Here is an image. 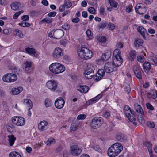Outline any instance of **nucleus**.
I'll return each instance as SVG.
<instances>
[{
  "mask_svg": "<svg viewBox=\"0 0 157 157\" xmlns=\"http://www.w3.org/2000/svg\"><path fill=\"white\" fill-rule=\"evenodd\" d=\"M121 144L116 143L112 145L108 150V154L110 157H115L123 149Z\"/></svg>",
  "mask_w": 157,
  "mask_h": 157,
  "instance_id": "obj_1",
  "label": "nucleus"
},
{
  "mask_svg": "<svg viewBox=\"0 0 157 157\" xmlns=\"http://www.w3.org/2000/svg\"><path fill=\"white\" fill-rule=\"evenodd\" d=\"M112 59V64L113 66L119 67L122 64L123 60L121 57V52L120 50L116 49L114 50Z\"/></svg>",
  "mask_w": 157,
  "mask_h": 157,
  "instance_id": "obj_2",
  "label": "nucleus"
},
{
  "mask_svg": "<svg viewBox=\"0 0 157 157\" xmlns=\"http://www.w3.org/2000/svg\"><path fill=\"white\" fill-rule=\"evenodd\" d=\"M78 53L81 58L85 60L90 59L92 57L93 54L91 51L86 47L83 46L78 50Z\"/></svg>",
  "mask_w": 157,
  "mask_h": 157,
  "instance_id": "obj_3",
  "label": "nucleus"
},
{
  "mask_svg": "<svg viewBox=\"0 0 157 157\" xmlns=\"http://www.w3.org/2000/svg\"><path fill=\"white\" fill-rule=\"evenodd\" d=\"M50 71L54 74H58L64 72L65 70V67L58 63H52L49 67Z\"/></svg>",
  "mask_w": 157,
  "mask_h": 157,
  "instance_id": "obj_4",
  "label": "nucleus"
},
{
  "mask_svg": "<svg viewBox=\"0 0 157 157\" xmlns=\"http://www.w3.org/2000/svg\"><path fill=\"white\" fill-rule=\"evenodd\" d=\"M132 111V110L130 109L129 106L126 105L124 107V113L125 115L130 122H132L135 125H136L137 123L135 122L136 119V117Z\"/></svg>",
  "mask_w": 157,
  "mask_h": 157,
  "instance_id": "obj_5",
  "label": "nucleus"
},
{
  "mask_svg": "<svg viewBox=\"0 0 157 157\" xmlns=\"http://www.w3.org/2000/svg\"><path fill=\"white\" fill-rule=\"evenodd\" d=\"M103 123V120L101 117H96L91 120L90 125L93 129L98 128L100 127Z\"/></svg>",
  "mask_w": 157,
  "mask_h": 157,
  "instance_id": "obj_6",
  "label": "nucleus"
},
{
  "mask_svg": "<svg viewBox=\"0 0 157 157\" xmlns=\"http://www.w3.org/2000/svg\"><path fill=\"white\" fill-rule=\"evenodd\" d=\"M17 77L16 75L9 73L5 75L3 77V80L6 82H12L16 81Z\"/></svg>",
  "mask_w": 157,
  "mask_h": 157,
  "instance_id": "obj_7",
  "label": "nucleus"
},
{
  "mask_svg": "<svg viewBox=\"0 0 157 157\" xmlns=\"http://www.w3.org/2000/svg\"><path fill=\"white\" fill-rule=\"evenodd\" d=\"M71 153L74 156H78L80 155L82 150L77 145H73L70 147Z\"/></svg>",
  "mask_w": 157,
  "mask_h": 157,
  "instance_id": "obj_8",
  "label": "nucleus"
},
{
  "mask_svg": "<svg viewBox=\"0 0 157 157\" xmlns=\"http://www.w3.org/2000/svg\"><path fill=\"white\" fill-rule=\"evenodd\" d=\"M47 87L52 91L55 92L57 88L56 82L54 80L48 81L46 83Z\"/></svg>",
  "mask_w": 157,
  "mask_h": 157,
  "instance_id": "obj_9",
  "label": "nucleus"
},
{
  "mask_svg": "<svg viewBox=\"0 0 157 157\" xmlns=\"http://www.w3.org/2000/svg\"><path fill=\"white\" fill-rule=\"evenodd\" d=\"M136 12L140 14L144 13L146 11L145 6L143 4H138L135 7Z\"/></svg>",
  "mask_w": 157,
  "mask_h": 157,
  "instance_id": "obj_10",
  "label": "nucleus"
},
{
  "mask_svg": "<svg viewBox=\"0 0 157 157\" xmlns=\"http://www.w3.org/2000/svg\"><path fill=\"white\" fill-rule=\"evenodd\" d=\"M63 55L62 50L61 48L59 47L56 48L52 54L53 57L56 59L59 58Z\"/></svg>",
  "mask_w": 157,
  "mask_h": 157,
  "instance_id": "obj_11",
  "label": "nucleus"
},
{
  "mask_svg": "<svg viewBox=\"0 0 157 157\" xmlns=\"http://www.w3.org/2000/svg\"><path fill=\"white\" fill-rule=\"evenodd\" d=\"M65 101L61 97H59L56 100L55 102V105L56 108L60 109L62 108L64 105Z\"/></svg>",
  "mask_w": 157,
  "mask_h": 157,
  "instance_id": "obj_12",
  "label": "nucleus"
},
{
  "mask_svg": "<svg viewBox=\"0 0 157 157\" xmlns=\"http://www.w3.org/2000/svg\"><path fill=\"white\" fill-rule=\"evenodd\" d=\"M64 35L63 31L60 29H56L54 31L53 38L59 39Z\"/></svg>",
  "mask_w": 157,
  "mask_h": 157,
  "instance_id": "obj_13",
  "label": "nucleus"
},
{
  "mask_svg": "<svg viewBox=\"0 0 157 157\" xmlns=\"http://www.w3.org/2000/svg\"><path fill=\"white\" fill-rule=\"evenodd\" d=\"M113 65L111 63L108 62L105 64L104 70L107 73H110L114 70Z\"/></svg>",
  "mask_w": 157,
  "mask_h": 157,
  "instance_id": "obj_14",
  "label": "nucleus"
},
{
  "mask_svg": "<svg viewBox=\"0 0 157 157\" xmlns=\"http://www.w3.org/2000/svg\"><path fill=\"white\" fill-rule=\"evenodd\" d=\"M133 69L136 77L139 79H141L142 75L141 68L138 66H135Z\"/></svg>",
  "mask_w": 157,
  "mask_h": 157,
  "instance_id": "obj_15",
  "label": "nucleus"
},
{
  "mask_svg": "<svg viewBox=\"0 0 157 157\" xmlns=\"http://www.w3.org/2000/svg\"><path fill=\"white\" fill-rule=\"evenodd\" d=\"M105 71L103 69H99L98 71V73L96 75V76L94 77V80L98 81L104 75Z\"/></svg>",
  "mask_w": 157,
  "mask_h": 157,
  "instance_id": "obj_16",
  "label": "nucleus"
},
{
  "mask_svg": "<svg viewBox=\"0 0 157 157\" xmlns=\"http://www.w3.org/2000/svg\"><path fill=\"white\" fill-rule=\"evenodd\" d=\"M102 95L101 94H100L95 97L89 100L86 102V105H89L96 103L98 100L102 97Z\"/></svg>",
  "mask_w": 157,
  "mask_h": 157,
  "instance_id": "obj_17",
  "label": "nucleus"
},
{
  "mask_svg": "<svg viewBox=\"0 0 157 157\" xmlns=\"http://www.w3.org/2000/svg\"><path fill=\"white\" fill-rule=\"evenodd\" d=\"M48 123L45 121H41L38 125V129L41 131L47 129Z\"/></svg>",
  "mask_w": 157,
  "mask_h": 157,
  "instance_id": "obj_18",
  "label": "nucleus"
},
{
  "mask_svg": "<svg viewBox=\"0 0 157 157\" xmlns=\"http://www.w3.org/2000/svg\"><path fill=\"white\" fill-rule=\"evenodd\" d=\"M32 63L31 62L26 61L23 64V68L25 71L28 73V72L29 70L32 67Z\"/></svg>",
  "mask_w": 157,
  "mask_h": 157,
  "instance_id": "obj_19",
  "label": "nucleus"
},
{
  "mask_svg": "<svg viewBox=\"0 0 157 157\" xmlns=\"http://www.w3.org/2000/svg\"><path fill=\"white\" fill-rule=\"evenodd\" d=\"M77 90L80 91L81 93H86L89 90V87L86 85L79 86L77 87Z\"/></svg>",
  "mask_w": 157,
  "mask_h": 157,
  "instance_id": "obj_20",
  "label": "nucleus"
},
{
  "mask_svg": "<svg viewBox=\"0 0 157 157\" xmlns=\"http://www.w3.org/2000/svg\"><path fill=\"white\" fill-rule=\"evenodd\" d=\"M134 106L135 110L136 112L142 115H144V113L143 109L140 105L137 103H135L134 105Z\"/></svg>",
  "mask_w": 157,
  "mask_h": 157,
  "instance_id": "obj_21",
  "label": "nucleus"
},
{
  "mask_svg": "<svg viewBox=\"0 0 157 157\" xmlns=\"http://www.w3.org/2000/svg\"><path fill=\"white\" fill-rule=\"evenodd\" d=\"M143 67L144 71L146 72H148L151 68L150 63L148 62H145L143 63Z\"/></svg>",
  "mask_w": 157,
  "mask_h": 157,
  "instance_id": "obj_22",
  "label": "nucleus"
},
{
  "mask_svg": "<svg viewBox=\"0 0 157 157\" xmlns=\"http://www.w3.org/2000/svg\"><path fill=\"white\" fill-rule=\"evenodd\" d=\"M138 31L140 34L143 38H144L145 37V33L147 32L146 30L142 26H139L137 29Z\"/></svg>",
  "mask_w": 157,
  "mask_h": 157,
  "instance_id": "obj_23",
  "label": "nucleus"
},
{
  "mask_svg": "<svg viewBox=\"0 0 157 157\" xmlns=\"http://www.w3.org/2000/svg\"><path fill=\"white\" fill-rule=\"evenodd\" d=\"M23 90V88L21 87H19L17 88H13L12 90V94L15 95H17L22 91Z\"/></svg>",
  "mask_w": 157,
  "mask_h": 157,
  "instance_id": "obj_24",
  "label": "nucleus"
},
{
  "mask_svg": "<svg viewBox=\"0 0 157 157\" xmlns=\"http://www.w3.org/2000/svg\"><path fill=\"white\" fill-rule=\"evenodd\" d=\"M21 4L17 2H15L11 5V7L12 10H18Z\"/></svg>",
  "mask_w": 157,
  "mask_h": 157,
  "instance_id": "obj_25",
  "label": "nucleus"
},
{
  "mask_svg": "<svg viewBox=\"0 0 157 157\" xmlns=\"http://www.w3.org/2000/svg\"><path fill=\"white\" fill-rule=\"evenodd\" d=\"M8 141L9 144L10 146H12L14 144V141L16 140V138L13 135H11L8 136Z\"/></svg>",
  "mask_w": 157,
  "mask_h": 157,
  "instance_id": "obj_26",
  "label": "nucleus"
},
{
  "mask_svg": "<svg viewBox=\"0 0 157 157\" xmlns=\"http://www.w3.org/2000/svg\"><path fill=\"white\" fill-rule=\"evenodd\" d=\"M84 74L85 77L88 79L92 78L94 75V72L87 71L86 70H85Z\"/></svg>",
  "mask_w": 157,
  "mask_h": 157,
  "instance_id": "obj_27",
  "label": "nucleus"
},
{
  "mask_svg": "<svg viewBox=\"0 0 157 157\" xmlns=\"http://www.w3.org/2000/svg\"><path fill=\"white\" fill-rule=\"evenodd\" d=\"M143 40L140 39H137L134 42V44L136 48H138L140 46H142V44L143 43Z\"/></svg>",
  "mask_w": 157,
  "mask_h": 157,
  "instance_id": "obj_28",
  "label": "nucleus"
},
{
  "mask_svg": "<svg viewBox=\"0 0 157 157\" xmlns=\"http://www.w3.org/2000/svg\"><path fill=\"white\" fill-rule=\"evenodd\" d=\"M24 103L29 107V109H31L32 108L33 105L32 101L30 99H24Z\"/></svg>",
  "mask_w": 157,
  "mask_h": 157,
  "instance_id": "obj_29",
  "label": "nucleus"
},
{
  "mask_svg": "<svg viewBox=\"0 0 157 157\" xmlns=\"http://www.w3.org/2000/svg\"><path fill=\"white\" fill-rule=\"evenodd\" d=\"M26 52L31 55H35L36 54L35 50L33 48L28 47L25 48Z\"/></svg>",
  "mask_w": 157,
  "mask_h": 157,
  "instance_id": "obj_30",
  "label": "nucleus"
},
{
  "mask_svg": "<svg viewBox=\"0 0 157 157\" xmlns=\"http://www.w3.org/2000/svg\"><path fill=\"white\" fill-rule=\"evenodd\" d=\"M111 57V54L107 53L102 55L101 57V60L104 61L108 60Z\"/></svg>",
  "mask_w": 157,
  "mask_h": 157,
  "instance_id": "obj_31",
  "label": "nucleus"
},
{
  "mask_svg": "<svg viewBox=\"0 0 157 157\" xmlns=\"http://www.w3.org/2000/svg\"><path fill=\"white\" fill-rule=\"evenodd\" d=\"M148 95L149 97L153 99H155L157 97V94L156 91L154 90L151 91L150 93H148Z\"/></svg>",
  "mask_w": 157,
  "mask_h": 157,
  "instance_id": "obj_32",
  "label": "nucleus"
},
{
  "mask_svg": "<svg viewBox=\"0 0 157 157\" xmlns=\"http://www.w3.org/2000/svg\"><path fill=\"white\" fill-rule=\"evenodd\" d=\"M129 56L128 57L129 59L131 60V61H132L134 60V58L136 56V52L134 50L131 51L129 54Z\"/></svg>",
  "mask_w": 157,
  "mask_h": 157,
  "instance_id": "obj_33",
  "label": "nucleus"
},
{
  "mask_svg": "<svg viewBox=\"0 0 157 157\" xmlns=\"http://www.w3.org/2000/svg\"><path fill=\"white\" fill-rule=\"evenodd\" d=\"M150 62L153 65L157 66V56H152L150 58Z\"/></svg>",
  "mask_w": 157,
  "mask_h": 157,
  "instance_id": "obj_34",
  "label": "nucleus"
},
{
  "mask_svg": "<svg viewBox=\"0 0 157 157\" xmlns=\"http://www.w3.org/2000/svg\"><path fill=\"white\" fill-rule=\"evenodd\" d=\"M94 66L91 64H88L86 67V69L85 70H86L90 72H94Z\"/></svg>",
  "mask_w": 157,
  "mask_h": 157,
  "instance_id": "obj_35",
  "label": "nucleus"
},
{
  "mask_svg": "<svg viewBox=\"0 0 157 157\" xmlns=\"http://www.w3.org/2000/svg\"><path fill=\"white\" fill-rule=\"evenodd\" d=\"M13 33L14 35H16L17 36H19L20 38H22L23 37L22 32L20 30H19L18 29H15L13 32Z\"/></svg>",
  "mask_w": 157,
  "mask_h": 157,
  "instance_id": "obj_36",
  "label": "nucleus"
},
{
  "mask_svg": "<svg viewBox=\"0 0 157 157\" xmlns=\"http://www.w3.org/2000/svg\"><path fill=\"white\" fill-rule=\"evenodd\" d=\"M117 139L121 142L125 140L124 135L123 134H120L116 136Z\"/></svg>",
  "mask_w": 157,
  "mask_h": 157,
  "instance_id": "obj_37",
  "label": "nucleus"
},
{
  "mask_svg": "<svg viewBox=\"0 0 157 157\" xmlns=\"http://www.w3.org/2000/svg\"><path fill=\"white\" fill-rule=\"evenodd\" d=\"M9 157H21V155L16 151H13L9 154Z\"/></svg>",
  "mask_w": 157,
  "mask_h": 157,
  "instance_id": "obj_38",
  "label": "nucleus"
},
{
  "mask_svg": "<svg viewBox=\"0 0 157 157\" xmlns=\"http://www.w3.org/2000/svg\"><path fill=\"white\" fill-rule=\"evenodd\" d=\"M19 122L18 123V126H22L24 125L25 123V121L24 118L21 117H19Z\"/></svg>",
  "mask_w": 157,
  "mask_h": 157,
  "instance_id": "obj_39",
  "label": "nucleus"
},
{
  "mask_svg": "<svg viewBox=\"0 0 157 157\" xmlns=\"http://www.w3.org/2000/svg\"><path fill=\"white\" fill-rule=\"evenodd\" d=\"M52 21V19L51 18H44L41 20L40 23L41 24L43 23L44 22H46L47 23H51Z\"/></svg>",
  "mask_w": 157,
  "mask_h": 157,
  "instance_id": "obj_40",
  "label": "nucleus"
},
{
  "mask_svg": "<svg viewBox=\"0 0 157 157\" xmlns=\"http://www.w3.org/2000/svg\"><path fill=\"white\" fill-rule=\"evenodd\" d=\"M109 3L110 4L111 7L114 8H116L118 4L114 0H109Z\"/></svg>",
  "mask_w": 157,
  "mask_h": 157,
  "instance_id": "obj_41",
  "label": "nucleus"
},
{
  "mask_svg": "<svg viewBox=\"0 0 157 157\" xmlns=\"http://www.w3.org/2000/svg\"><path fill=\"white\" fill-rule=\"evenodd\" d=\"M19 117L17 116L14 117L12 118V122L14 124L18 126V123L19 122Z\"/></svg>",
  "mask_w": 157,
  "mask_h": 157,
  "instance_id": "obj_42",
  "label": "nucleus"
},
{
  "mask_svg": "<svg viewBox=\"0 0 157 157\" xmlns=\"http://www.w3.org/2000/svg\"><path fill=\"white\" fill-rule=\"evenodd\" d=\"M108 25L107 23L105 21H102L100 23L98 26L99 28H103L106 27Z\"/></svg>",
  "mask_w": 157,
  "mask_h": 157,
  "instance_id": "obj_43",
  "label": "nucleus"
},
{
  "mask_svg": "<svg viewBox=\"0 0 157 157\" xmlns=\"http://www.w3.org/2000/svg\"><path fill=\"white\" fill-rule=\"evenodd\" d=\"M64 4L67 8H69L72 6V3L69 0H65L64 2Z\"/></svg>",
  "mask_w": 157,
  "mask_h": 157,
  "instance_id": "obj_44",
  "label": "nucleus"
},
{
  "mask_svg": "<svg viewBox=\"0 0 157 157\" xmlns=\"http://www.w3.org/2000/svg\"><path fill=\"white\" fill-rule=\"evenodd\" d=\"M55 143V139L53 138H50L47 141L46 143L47 145L49 146L51 144H54Z\"/></svg>",
  "mask_w": 157,
  "mask_h": 157,
  "instance_id": "obj_45",
  "label": "nucleus"
},
{
  "mask_svg": "<svg viewBox=\"0 0 157 157\" xmlns=\"http://www.w3.org/2000/svg\"><path fill=\"white\" fill-rule=\"evenodd\" d=\"M97 40L100 42L104 43L106 41V37L104 36L98 37Z\"/></svg>",
  "mask_w": 157,
  "mask_h": 157,
  "instance_id": "obj_46",
  "label": "nucleus"
},
{
  "mask_svg": "<svg viewBox=\"0 0 157 157\" xmlns=\"http://www.w3.org/2000/svg\"><path fill=\"white\" fill-rule=\"evenodd\" d=\"M19 25H21L23 27H29L31 25L30 23L24 21H22L19 23Z\"/></svg>",
  "mask_w": 157,
  "mask_h": 157,
  "instance_id": "obj_47",
  "label": "nucleus"
},
{
  "mask_svg": "<svg viewBox=\"0 0 157 157\" xmlns=\"http://www.w3.org/2000/svg\"><path fill=\"white\" fill-rule=\"evenodd\" d=\"M14 127L13 126H11L10 125H9L8 126H7V130L8 132L11 133H13V130L14 129Z\"/></svg>",
  "mask_w": 157,
  "mask_h": 157,
  "instance_id": "obj_48",
  "label": "nucleus"
},
{
  "mask_svg": "<svg viewBox=\"0 0 157 157\" xmlns=\"http://www.w3.org/2000/svg\"><path fill=\"white\" fill-rule=\"evenodd\" d=\"M78 126V125L76 123H73L71 125V129L73 131L76 130L77 129Z\"/></svg>",
  "mask_w": 157,
  "mask_h": 157,
  "instance_id": "obj_49",
  "label": "nucleus"
},
{
  "mask_svg": "<svg viewBox=\"0 0 157 157\" xmlns=\"http://www.w3.org/2000/svg\"><path fill=\"white\" fill-rule=\"evenodd\" d=\"M108 25V28H109V30H113L115 29V26L111 22H109Z\"/></svg>",
  "mask_w": 157,
  "mask_h": 157,
  "instance_id": "obj_50",
  "label": "nucleus"
},
{
  "mask_svg": "<svg viewBox=\"0 0 157 157\" xmlns=\"http://www.w3.org/2000/svg\"><path fill=\"white\" fill-rule=\"evenodd\" d=\"M11 32V29L10 28H6L3 31V33L4 34L6 35H8Z\"/></svg>",
  "mask_w": 157,
  "mask_h": 157,
  "instance_id": "obj_51",
  "label": "nucleus"
},
{
  "mask_svg": "<svg viewBox=\"0 0 157 157\" xmlns=\"http://www.w3.org/2000/svg\"><path fill=\"white\" fill-rule=\"evenodd\" d=\"M23 10H21L20 11H19L16 12L13 16V18L14 19H16L17 18L18 16L21 14L23 13Z\"/></svg>",
  "mask_w": 157,
  "mask_h": 157,
  "instance_id": "obj_52",
  "label": "nucleus"
},
{
  "mask_svg": "<svg viewBox=\"0 0 157 157\" xmlns=\"http://www.w3.org/2000/svg\"><path fill=\"white\" fill-rule=\"evenodd\" d=\"M45 104L46 107H48L51 106V102L50 100L48 98H46L45 100Z\"/></svg>",
  "mask_w": 157,
  "mask_h": 157,
  "instance_id": "obj_53",
  "label": "nucleus"
},
{
  "mask_svg": "<svg viewBox=\"0 0 157 157\" xmlns=\"http://www.w3.org/2000/svg\"><path fill=\"white\" fill-rule=\"evenodd\" d=\"M137 59L140 62H142L144 61V57L143 56H138L137 57Z\"/></svg>",
  "mask_w": 157,
  "mask_h": 157,
  "instance_id": "obj_54",
  "label": "nucleus"
},
{
  "mask_svg": "<svg viewBox=\"0 0 157 157\" xmlns=\"http://www.w3.org/2000/svg\"><path fill=\"white\" fill-rule=\"evenodd\" d=\"M124 86L125 91L127 93H129L131 90V88L129 84H127L126 86Z\"/></svg>",
  "mask_w": 157,
  "mask_h": 157,
  "instance_id": "obj_55",
  "label": "nucleus"
},
{
  "mask_svg": "<svg viewBox=\"0 0 157 157\" xmlns=\"http://www.w3.org/2000/svg\"><path fill=\"white\" fill-rule=\"evenodd\" d=\"M132 8V5L126 6L125 7V10L127 12L130 13L131 11Z\"/></svg>",
  "mask_w": 157,
  "mask_h": 157,
  "instance_id": "obj_56",
  "label": "nucleus"
},
{
  "mask_svg": "<svg viewBox=\"0 0 157 157\" xmlns=\"http://www.w3.org/2000/svg\"><path fill=\"white\" fill-rule=\"evenodd\" d=\"M147 125L149 128H153L155 127V124L153 122L149 121L147 123Z\"/></svg>",
  "mask_w": 157,
  "mask_h": 157,
  "instance_id": "obj_57",
  "label": "nucleus"
},
{
  "mask_svg": "<svg viewBox=\"0 0 157 157\" xmlns=\"http://www.w3.org/2000/svg\"><path fill=\"white\" fill-rule=\"evenodd\" d=\"M70 28V25L68 24H65L62 26V28L65 30H68Z\"/></svg>",
  "mask_w": 157,
  "mask_h": 157,
  "instance_id": "obj_58",
  "label": "nucleus"
},
{
  "mask_svg": "<svg viewBox=\"0 0 157 157\" xmlns=\"http://www.w3.org/2000/svg\"><path fill=\"white\" fill-rule=\"evenodd\" d=\"M95 150L98 151V152H101V150L100 148V147L98 145H95L92 147Z\"/></svg>",
  "mask_w": 157,
  "mask_h": 157,
  "instance_id": "obj_59",
  "label": "nucleus"
},
{
  "mask_svg": "<svg viewBox=\"0 0 157 157\" xmlns=\"http://www.w3.org/2000/svg\"><path fill=\"white\" fill-rule=\"evenodd\" d=\"M88 11L91 14H94L95 12V9L92 7H90L88 9Z\"/></svg>",
  "mask_w": 157,
  "mask_h": 157,
  "instance_id": "obj_60",
  "label": "nucleus"
},
{
  "mask_svg": "<svg viewBox=\"0 0 157 157\" xmlns=\"http://www.w3.org/2000/svg\"><path fill=\"white\" fill-rule=\"evenodd\" d=\"M138 120L139 122L142 124H144L145 122V120L142 117H139Z\"/></svg>",
  "mask_w": 157,
  "mask_h": 157,
  "instance_id": "obj_61",
  "label": "nucleus"
},
{
  "mask_svg": "<svg viewBox=\"0 0 157 157\" xmlns=\"http://www.w3.org/2000/svg\"><path fill=\"white\" fill-rule=\"evenodd\" d=\"M21 19L23 21H28L29 20V16L28 15H24L21 17Z\"/></svg>",
  "mask_w": 157,
  "mask_h": 157,
  "instance_id": "obj_62",
  "label": "nucleus"
},
{
  "mask_svg": "<svg viewBox=\"0 0 157 157\" xmlns=\"http://www.w3.org/2000/svg\"><path fill=\"white\" fill-rule=\"evenodd\" d=\"M146 107L147 109H150V110H153L154 108L150 103H147L146 104Z\"/></svg>",
  "mask_w": 157,
  "mask_h": 157,
  "instance_id": "obj_63",
  "label": "nucleus"
},
{
  "mask_svg": "<svg viewBox=\"0 0 157 157\" xmlns=\"http://www.w3.org/2000/svg\"><path fill=\"white\" fill-rule=\"evenodd\" d=\"M56 14V12L53 11L49 13L47 16L49 17H54Z\"/></svg>",
  "mask_w": 157,
  "mask_h": 157,
  "instance_id": "obj_64",
  "label": "nucleus"
}]
</instances>
